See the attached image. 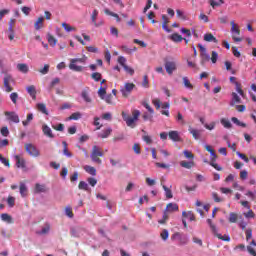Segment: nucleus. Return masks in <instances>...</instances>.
<instances>
[{"label": "nucleus", "instance_id": "obj_18", "mask_svg": "<svg viewBox=\"0 0 256 256\" xmlns=\"http://www.w3.org/2000/svg\"><path fill=\"white\" fill-rule=\"evenodd\" d=\"M98 15H99V11H97V9H94L92 12V15H91V20H92L93 25H95L96 27H100V25H103V22H101L99 24L97 23Z\"/></svg>", "mask_w": 256, "mask_h": 256}, {"label": "nucleus", "instance_id": "obj_45", "mask_svg": "<svg viewBox=\"0 0 256 256\" xmlns=\"http://www.w3.org/2000/svg\"><path fill=\"white\" fill-rule=\"evenodd\" d=\"M7 33H8V39L10 41H13L15 39V29H13V27H8Z\"/></svg>", "mask_w": 256, "mask_h": 256}, {"label": "nucleus", "instance_id": "obj_39", "mask_svg": "<svg viewBox=\"0 0 256 256\" xmlns=\"http://www.w3.org/2000/svg\"><path fill=\"white\" fill-rule=\"evenodd\" d=\"M62 145L64 147L63 155H65L66 157H73V153L69 152V149L67 148V142L63 141Z\"/></svg>", "mask_w": 256, "mask_h": 256}, {"label": "nucleus", "instance_id": "obj_38", "mask_svg": "<svg viewBox=\"0 0 256 256\" xmlns=\"http://www.w3.org/2000/svg\"><path fill=\"white\" fill-rule=\"evenodd\" d=\"M221 125H223V127L225 129H231V127H233V125L231 124V121L227 120L226 118H222L220 120Z\"/></svg>", "mask_w": 256, "mask_h": 256}, {"label": "nucleus", "instance_id": "obj_21", "mask_svg": "<svg viewBox=\"0 0 256 256\" xmlns=\"http://www.w3.org/2000/svg\"><path fill=\"white\" fill-rule=\"evenodd\" d=\"M81 97L85 101V103H91L93 101L91 99V96H89V90L87 89L82 90Z\"/></svg>", "mask_w": 256, "mask_h": 256}, {"label": "nucleus", "instance_id": "obj_42", "mask_svg": "<svg viewBox=\"0 0 256 256\" xmlns=\"http://www.w3.org/2000/svg\"><path fill=\"white\" fill-rule=\"evenodd\" d=\"M98 95L100 99H105V96L107 95V88L101 86L98 90Z\"/></svg>", "mask_w": 256, "mask_h": 256}, {"label": "nucleus", "instance_id": "obj_47", "mask_svg": "<svg viewBox=\"0 0 256 256\" xmlns=\"http://www.w3.org/2000/svg\"><path fill=\"white\" fill-rule=\"evenodd\" d=\"M243 215L246 219H255V212H253L251 208L248 210V212H244Z\"/></svg>", "mask_w": 256, "mask_h": 256}, {"label": "nucleus", "instance_id": "obj_5", "mask_svg": "<svg viewBox=\"0 0 256 256\" xmlns=\"http://www.w3.org/2000/svg\"><path fill=\"white\" fill-rule=\"evenodd\" d=\"M12 83H15V79H13V76L6 74L4 76V91L6 93H11V91H13V86H11Z\"/></svg>", "mask_w": 256, "mask_h": 256}, {"label": "nucleus", "instance_id": "obj_48", "mask_svg": "<svg viewBox=\"0 0 256 256\" xmlns=\"http://www.w3.org/2000/svg\"><path fill=\"white\" fill-rule=\"evenodd\" d=\"M48 43L51 47H55V45H57V39L53 37V35L48 34Z\"/></svg>", "mask_w": 256, "mask_h": 256}, {"label": "nucleus", "instance_id": "obj_62", "mask_svg": "<svg viewBox=\"0 0 256 256\" xmlns=\"http://www.w3.org/2000/svg\"><path fill=\"white\" fill-rule=\"evenodd\" d=\"M155 165L159 169H169V167H170L169 164H165V163H161V162H156Z\"/></svg>", "mask_w": 256, "mask_h": 256}, {"label": "nucleus", "instance_id": "obj_20", "mask_svg": "<svg viewBox=\"0 0 256 256\" xmlns=\"http://www.w3.org/2000/svg\"><path fill=\"white\" fill-rule=\"evenodd\" d=\"M175 211H179V205H177L176 203L167 204V206H166L167 213H173Z\"/></svg>", "mask_w": 256, "mask_h": 256}, {"label": "nucleus", "instance_id": "obj_63", "mask_svg": "<svg viewBox=\"0 0 256 256\" xmlns=\"http://www.w3.org/2000/svg\"><path fill=\"white\" fill-rule=\"evenodd\" d=\"M91 77H92V79L94 80V81H101V73H99V72H94V73H92V75H91Z\"/></svg>", "mask_w": 256, "mask_h": 256}, {"label": "nucleus", "instance_id": "obj_44", "mask_svg": "<svg viewBox=\"0 0 256 256\" xmlns=\"http://www.w3.org/2000/svg\"><path fill=\"white\" fill-rule=\"evenodd\" d=\"M215 237H217L218 239H220L221 241H231V237H229L228 235H221L219 233H217V230H216V233H214Z\"/></svg>", "mask_w": 256, "mask_h": 256}, {"label": "nucleus", "instance_id": "obj_59", "mask_svg": "<svg viewBox=\"0 0 256 256\" xmlns=\"http://www.w3.org/2000/svg\"><path fill=\"white\" fill-rule=\"evenodd\" d=\"M7 204L9 207H15V197L9 196L7 199Z\"/></svg>", "mask_w": 256, "mask_h": 256}, {"label": "nucleus", "instance_id": "obj_41", "mask_svg": "<svg viewBox=\"0 0 256 256\" xmlns=\"http://www.w3.org/2000/svg\"><path fill=\"white\" fill-rule=\"evenodd\" d=\"M1 219L2 221H5V223H13V218L7 213L2 214Z\"/></svg>", "mask_w": 256, "mask_h": 256}, {"label": "nucleus", "instance_id": "obj_1", "mask_svg": "<svg viewBox=\"0 0 256 256\" xmlns=\"http://www.w3.org/2000/svg\"><path fill=\"white\" fill-rule=\"evenodd\" d=\"M87 61L86 57L83 58H73L70 60L69 69L75 71L76 73H81L83 71V66L77 65V63H85Z\"/></svg>", "mask_w": 256, "mask_h": 256}, {"label": "nucleus", "instance_id": "obj_13", "mask_svg": "<svg viewBox=\"0 0 256 256\" xmlns=\"http://www.w3.org/2000/svg\"><path fill=\"white\" fill-rule=\"evenodd\" d=\"M49 189L45 184L36 183L34 187V193H47Z\"/></svg>", "mask_w": 256, "mask_h": 256}, {"label": "nucleus", "instance_id": "obj_46", "mask_svg": "<svg viewBox=\"0 0 256 256\" xmlns=\"http://www.w3.org/2000/svg\"><path fill=\"white\" fill-rule=\"evenodd\" d=\"M78 188L82 191H89V184H87V182L85 181H80L78 184Z\"/></svg>", "mask_w": 256, "mask_h": 256}, {"label": "nucleus", "instance_id": "obj_35", "mask_svg": "<svg viewBox=\"0 0 256 256\" xmlns=\"http://www.w3.org/2000/svg\"><path fill=\"white\" fill-rule=\"evenodd\" d=\"M181 167H184V169H192V167H195V162L194 161H181L180 162Z\"/></svg>", "mask_w": 256, "mask_h": 256}, {"label": "nucleus", "instance_id": "obj_53", "mask_svg": "<svg viewBox=\"0 0 256 256\" xmlns=\"http://www.w3.org/2000/svg\"><path fill=\"white\" fill-rule=\"evenodd\" d=\"M231 121L235 123L238 127H247V124L245 122H240L237 117H232Z\"/></svg>", "mask_w": 256, "mask_h": 256}, {"label": "nucleus", "instance_id": "obj_36", "mask_svg": "<svg viewBox=\"0 0 256 256\" xmlns=\"http://www.w3.org/2000/svg\"><path fill=\"white\" fill-rule=\"evenodd\" d=\"M161 186L165 191L166 199H173V192L165 184L161 183Z\"/></svg>", "mask_w": 256, "mask_h": 256}, {"label": "nucleus", "instance_id": "obj_50", "mask_svg": "<svg viewBox=\"0 0 256 256\" xmlns=\"http://www.w3.org/2000/svg\"><path fill=\"white\" fill-rule=\"evenodd\" d=\"M231 121L235 123L238 127H247V124L245 122H240L237 117H232Z\"/></svg>", "mask_w": 256, "mask_h": 256}, {"label": "nucleus", "instance_id": "obj_55", "mask_svg": "<svg viewBox=\"0 0 256 256\" xmlns=\"http://www.w3.org/2000/svg\"><path fill=\"white\" fill-rule=\"evenodd\" d=\"M207 223L212 231V233H217V227L215 226V224H213V220L211 219H207Z\"/></svg>", "mask_w": 256, "mask_h": 256}, {"label": "nucleus", "instance_id": "obj_56", "mask_svg": "<svg viewBox=\"0 0 256 256\" xmlns=\"http://www.w3.org/2000/svg\"><path fill=\"white\" fill-rule=\"evenodd\" d=\"M160 236L163 241H167V239H169V231L167 229H164L161 232Z\"/></svg>", "mask_w": 256, "mask_h": 256}, {"label": "nucleus", "instance_id": "obj_15", "mask_svg": "<svg viewBox=\"0 0 256 256\" xmlns=\"http://www.w3.org/2000/svg\"><path fill=\"white\" fill-rule=\"evenodd\" d=\"M42 131H43V134L46 137H49L50 139H53L55 137V135H53V131L50 129L49 126H47V124H44L42 126Z\"/></svg>", "mask_w": 256, "mask_h": 256}, {"label": "nucleus", "instance_id": "obj_6", "mask_svg": "<svg viewBox=\"0 0 256 256\" xmlns=\"http://www.w3.org/2000/svg\"><path fill=\"white\" fill-rule=\"evenodd\" d=\"M133 89H135V84L134 83H125L124 84V87L121 88V93H122V96L127 98L129 97V95H131V93L133 92Z\"/></svg>", "mask_w": 256, "mask_h": 256}, {"label": "nucleus", "instance_id": "obj_12", "mask_svg": "<svg viewBox=\"0 0 256 256\" xmlns=\"http://www.w3.org/2000/svg\"><path fill=\"white\" fill-rule=\"evenodd\" d=\"M6 117H8V121H12V123H19V115L15 112H5Z\"/></svg>", "mask_w": 256, "mask_h": 256}, {"label": "nucleus", "instance_id": "obj_19", "mask_svg": "<svg viewBox=\"0 0 256 256\" xmlns=\"http://www.w3.org/2000/svg\"><path fill=\"white\" fill-rule=\"evenodd\" d=\"M45 21V18L43 16H40L36 22L34 23V28L36 31H39L43 29V22Z\"/></svg>", "mask_w": 256, "mask_h": 256}, {"label": "nucleus", "instance_id": "obj_61", "mask_svg": "<svg viewBox=\"0 0 256 256\" xmlns=\"http://www.w3.org/2000/svg\"><path fill=\"white\" fill-rule=\"evenodd\" d=\"M104 101H106L109 105L113 104V95L112 94H108L106 96H104Z\"/></svg>", "mask_w": 256, "mask_h": 256}, {"label": "nucleus", "instance_id": "obj_32", "mask_svg": "<svg viewBox=\"0 0 256 256\" xmlns=\"http://www.w3.org/2000/svg\"><path fill=\"white\" fill-rule=\"evenodd\" d=\"M81 112H74L68 117V121H79L81 119Z\"/></svg>", "mask_w": 256, "mask_h": 256}, {"label": "nucleus", "instance_id": "obj_23", "mask_svg": "<svg viewBox=\"0 0 256 256\" xmlns=\"http://www.w3.org/2000/svg\"><path fill=\"white\" fill-rule=\"evenodd\" d=\"M111 133H113V129L111 128H106L102 131V133H100L98 135V137H100V139H107V137H109V135H111Z\"/></svg>", "mask_w": 256, "mask_h": 256}, {"label": "nucleus", "instance_id": "obj_25", "mask_svg": "<svg viewBox=\"0 0 256 256\" xmlns=\"http://www.w3.org/2000/svg\"><path fill=\"white\" fill-rule=\"evenodd\" d=\"M169 39L174 43H181V41H183V36L179 35L178 33H173L170 35Z\"/></svg>", "mask_w": 256, "mask_h": 256}, {"label": "nucleus", "instance_id": "obj_58", "mask_svg": "<svg viewBox=\"0 0 256 256\" xmlns=\"http://www.w3.org/2000/svg\"><path fill=\"white\" fill-rule=\"evenodd\" d=\"M184 157H186V159H195V155H193V153L189 150H184Z\"/></svg>", "mask_w": 256, "mask_h": 256}, {"label": "nucleus", "instance_id": "obj_9", "mask_svg": "<svg viewBox=\"0 0 256 256\" xmlns=\"http://www.w3.org/2000/svg\"><path fill=\"white\" fill-rule=\"evenodd\" d=\"M171 239L172 241H179L180 245H187V238H184L179 232L174 233Z\"/></svg>", "mask_w": 256, "mask_h": 256}, {"label": "nucleus", "instance_id": "obj_43", "mask_svg": "<svg viewBox=\"0 0 256 256\" xmlns=\"http://www.w3.org/2000/svg\"><path fill=\"white\" fill-rule=\"evenodd\" d=\"M62 27H63V29H65L67 31V33H71V31H77V28H75L65 22L62 23Z\"/></svg>", "mask_w": 256, "mask_h": 256}, {"label": "nucleus", "instance_id": "obj_29", "mask_svg": "<svg viewBox=\"0 0 256 256\" xmlns=\"http://www.w3.org/2000/svg\"><path fill=\"white\" fill-rule=\"evenodd\" d=\"M36 109L40 111V113H43L44 115H49V112L47 111V106L43 103H38L36 105Z\"/></svg>", "mask_w": 256, "mask_h": 256}, {"label": "nucleus", "instance_id": "obj_51", "mask_svg": "<svg viewBox=\"0 0 256 256\" xmlns=\"http://www.w3.org/2000/svg\"><path fill=\"white\" fill-rule=\"evenodd\" d=\"M231 121L235 123L238 127H247V124L245 122H240L237 117H232Z\"/></svg>", "mask_w": 256, "mask_h": 256}, {"label": "nucleus", "instance_id": "obj_31", "mask_svg": "<svg viewBox=\"0 0 256 256\" xmlns=\"http://www.w3.org/2000/svg\"><path fill=\"white\" fill-rule=\"evenodd\" d=\"M84 170L86 171V173H89V175H97V169H95V167L93 166L86 165L84 166Z\"/></svg>", "mask_w": 256, "mask_h": 256}, {"label": "nucleus", "instance_id": "obj_52", "mask_svg": "<svg viewBox=\"0 0 256 256\" xmlns=\"http://www.w3.org/2000/svg\"><path fill=\"white\" fill-rule=\"evenodd\" d=\"M231 121L235 123L238 127H247V124L245 122H240L237 117H232Z\"/></svg>", "mask_w": 256, "mask_h": 256}, {"label": "nucleus", "instance_id": "obj_34", "mask_svg": "<svg viewBox=\"0 0 256 256\" xmlns=\"http://www.w3.org/2000/svg\"><path fill=\"white\" fill-rule=\"evenodd\" d=\"M51 231V225L45 224V226L41 229V231H37V235H47Z\"/></svg>", "mask_w": 256, "mask_h": 256}, {"label": "nucleus", "instance_id": "obj_3", "mask_svg": "<svg viewBox=\"0 0 256 256\" xmlns=\"http://www.w3.org/2000/svg\"><path fill=\"white\" fill-rule=\"evenodd\" d=\"M230 25L233 41H235V43H241V41H243V38L239 37V35H241V30L239 29V26L235 24V21H231Z\"/></svg>", "mask_w": 256, "mask_h": 256}, {"label": "nucleus", "instance_id": "obj_4", "mask_svg": "<svg viewBox=\"0 0 256 256\" xmlns=\"http://www.w3.org/2000/svg\"><path fill=\"white\" fill-rule=\"evenodd\" d=\"M24 149L26 153L30 155V157H39L41 155V152L37 149V146L32 143H26L24 145Z\"/></svg>", "mask_w": 256, "mask_h": 256}, {"label": "nucleus", "instance_id": "obj_14", "mask_svg": "<svg viewBox=\"0 0 256 256\" xmlns=\"http://www.w3.org/2000/svg\"><path fill=\"white\" fill-rule=\"evenodd\" d=\"M27 93L32 97L33 101L37 100V89L34 85H30L26 88Z\"/></svg>", "mask_w": 256, "mask_h": 256}, {"label": "nucleus", "instance_id": "obj_24", "mask_svg": "<svg viewBox=\"0 0 256 256\" xmlns=\"http://www.w3.org/2000/svg\"><path fill=\"white\" fill-rule=\"evenodd\" d=\"M204 41H206L207 43H217V38L215 36H213V34L211 33H207L204 35Z\"/></svg>", "mask_w": 256, "mask_h": 256}, {"label": "nucleus", "instance_id": "obj_60", "mask_svg": "<svg viewBox=\"0 0 256 256\" xmlns=\"http://www.w3.org/2000/svg\"><path fill=\"white\" fill-rule=\"evenodd\" d=\"M39 73H41V75H47V73H49V64H45L44 67L39 70Z\"/></svg>", "mask_w": 256, "mask_h": 256}, {"label": "nucleus", "instance_id": "obj_40", "mask_svg": "<svg viewBox=\"0 0 256 256\" xmlns=\"http://www.w3.org/2000/svg\"><path fill=\"white\" fill-rule=\"evenodd\" d=\"M235 87H236L237 93H239L241 97L245 98V92L243 91V88H241V83L235 82Z\"/></svg>", "mask_w": 256, "mask_h": 256}, {"label": "nucleus", "instance_id": "obj_2", "mask_svg": "<svg viewBox=\"0 0 256 256\" xmlns=\"http://www.w3.org/2000/svg\"><path fill=\"white\" fill-rule=\"evenodd\" d=\"M103 155H104L103 150L99 146L92 147V153L90 157L93 163H97L98 165H101L103 161L99 157H103Z\"/></svg>", "mask_w": 256, "mask_h": 256}, {"label": "nucleus", "instance_id": "obj_7", "mask_svg": "<svg viewBox=\"0 0 256 256\" xmlns=\"http://www.w3.org/2000/svg\"><path fill=\"white\" fill-rule=\"evenodd\" d=\"M165 69L168 75H173V71H177V64L174 61H166Z\"/></svg>", "mask_w": 256, "mask_h": 256}, {"label": "nucleus", "instance_id": "obj_27", "mask_svg": "<svg viewBox=\"0 0 256 256\" xmlns=\"http://www.w3.org/2000/svg\"><path fill=\"white\" fill-rule=\"evenodd\" d=\"M189 133L193 136L194 139L199 140L201 139V130L189 128Z\"/></svg>", "mask_w": 256, "mask_h": 256}, {"label": "nucleus", "instance_id": "obj_10", "mask_svg": "<svg viewBox=\"0 0 256 256\" xmlns=\"http://www.w3.org/2000/svg\"><path fill=\"white\" fill-rule=\"evenodd\" d=\"M204 149L210 153V163H215L217 161V154L215 153V150L210 145H204Z\"/></svg>", "mask_w": 256, "mask_h": 256}, {"label": "nucleus", "instance_id": "obj_16", "mask_svg": "<svg viewBox=\"0 0 256 256\" xmlns=\"http://www.w3.org/2000/svg\"><path fill=\"white\" fill-rule=\"evenodd\" d=\"M14 159L16 161V167H18V169H25V159L24 158H20L19 155H15Z\"/></svg>", "mask_w": 256, "mask_h": 256}, {"label": "nucleus", "instance_id": "obj_28", "mask_svg": "<svg viewBox=\"0 0 256 256\" xmlns=\"http://www.w3.org/2000/svg\"><path fill=\"white\" fill-rule=\"evenodd\" d=\"M182 81H183V85L186 89L193 91V85H192L191 81H189V78L187 76H184L182 78Z\"/></svg>", "mask_w": 256, "mask_h": 256}, {"label": "nucleus", "instance_id": "obj_54", "mask_svg": "<svg viewBox=\"0 0 256 256\" xmlns=\"http://www.w3.org/2000/svg\"><path fill=\"white\" fill-rule=\"evenodd\" d=\"M10 99L14 105H17V100L19 99V94L17 92H12L10 94Z\"/></svg>", "mask_w": 256, "mask_h": 256}, {"label": "nucleus", "instance_id": "obj_37", "mask_svg": "<svg viewBox=\"0 0 256 256\" xmlns=\"http://www.w3.org/2000/svg\"><path fill=\"white\" fill-rule=\"evenodd\" d=\"M182 217H185L186 219H189V221H195V214H193L192 211L182 212Z\"/></svg>", "mask_w": 256, "mask_h": 256}, {"label": "nucleus", "instance_id": "obj_49", "mask_svg": "<svg viewBox=\"0 0 256 256\" xmlns=\"http://www.w3.org/2000/svg\"><path fill=\"white\" fill-rule=\"evenodd\" d=\"M168 219H169V214H167V210H165L163 213L162 219L159 220L158 223H160V225H165Z\"/></svg>", "mask_w": 256, "mask_h": 256}, {"label": "nucleus", "instance_id": "obj_57", "mask_svg": "<svg viewBox=\"0 0 256 256\" xmlns=\"http://www.w3.org/2000/svg\"><path fill=\"white\" fill-rule=\"evenodd\" d=\"M102 119H104V121H111L113 119V115L111 112L104 113L102 114Z\"/></svg>", "mask_w": 256, "mask_h": 256}, {"label": "nucleus", "instance_id": "obj_17", "mask_svg": "<svg viewBox=\"0 0 256 256\" xmlns=\"http://www.w3.org/2000/svg\"><path fill=\"white\" fill-rule=\"evenodd\" d=\"M19 190L21 197H27V195H29V189H27V185H25V183L20 182Z\"/></svg>", "mask_w": 256, "mask_h": 256}, {"label": "nucleus", "instance_id": "obj_26", "mask_svg": "<svg viewBox=\"0 0 256 256\" xmlns=\"http://www.w3.org/2000/svg\"><path fill=\"white\" fill-rule=\"evenodd\" d=\"M237 219H243V216H239L235 212H231L229 214V219H228L229 223H236Z\"/></svg>", "mask_w": 256, "mask_h": 256}, {"label": "nucleus", "instance_id": "obj_22", "mask_svg": "<svg viewBox=\"0 0 256 256\" xmlns=\"http://www.w3.org/2000/svg\"><path fill=\"white\" fill-rule=\"evenodd\" d=\"M168 137H169V139H171L172 141H175V142L181 141V138L179 137V132H177V131H170L168 133Z\"/></svg>", "mask_w": 256, "mask_h": 256}, {"label": "nucleus", "instance_id": "obj_64", "mask_svg": "<svg viewBox=\"0 0 256 256\" xmlns=\"http://www.w3.org/2000/svg\"><path fill=\"white\" fill-rule=\"evenodd\" d=\"M217 59H219V54L215 51H212V56H211L212 63H217Z\"/></svg>", "mask_w": 256, "mask_h": 256}, {"label": "nucleus", "instance_id": "obj_8", "mask_svg": "<svg viewBox=\"0 0 256 256\" xmlns=\"http://www.w3.org/2000/svg\"><path fill=\"white\" fill-rule=\"evenodd\" d=\"M198 47L200 49L201 63H206V61L210 59L209 54H207V49L203 47L202 44H198Z\"/></svg>", "mask_w": 256, "mask_h": 256}, {"label": "nucleus", "instance_id": "obj_33", "mask_svg": "<svg viewBox=\"0 0 256 256\" xmlns=\"http://www.w3.org/2000/svg\"><path fill=\"white\" fill-rule=\"evenodd\" d=\"M236 103H241V97H239L237 93L232 92V101L230 103L231 107H233Z\"/></svg>", "mask_w": 256, "mask_h": 256}, {"label": "nucleus", "instance_id": "obj_11", "mask_svg": "<svg viewBox=\"0 0 256 256\" xmlns=\"http://www.w3.org/2000/svg\"><path fill=\"white\" fill-rule=\"evenodd\" d=\"M122 118L126 122L127 127H131L132 129L135 127V120L129 117L125 112H122Z\"/></svg>", "mask_w": 256, "mask_h": 256}, {"label": "nucleus", "instance_id": "obj_30", "mask_svg": "<svg viewBox=\"0 0 256 256\" xmlns=\"http://www.w3.org/2000/svg\"><path fill=\"white\" fill-rule=\"evenodd\" d=\"M17 69L20 73H29V66L25 63L17 64Z\"/></svg>", "mask_w": 256, "mask_h": 256}]
</instances>
